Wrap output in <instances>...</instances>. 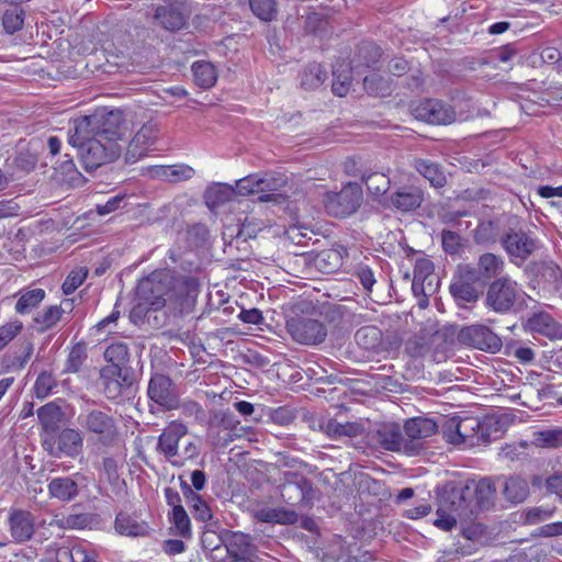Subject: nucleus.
<instances>
[{
  "instance_id": "nucleus-1",
  "label": "nucleus",
  "mask_w": 562,
  "mask_h": 562,
  "mask_svg": "<svg viewBox=\"0 0 562 562\" xmlns=\"http://www.w3.org/2000/svg\"><path fill=\"white\" fill-rule=\"evenodd\" d=\"M131 131L121 110L103 108L74 120L68 142L78 148L85 169L92 171L121 156Z\"/></svg>"
},
{
  "instance_id": "nucleus-2",
  "label": "nucleus",
  "mask_w": 562,
  "mask_h": 562,
  "mask_svg": "<svg viewBox=\"0 0 562 562\" xmlns=\"http://www.w3.org/2000/svg\"><path fill=\"white\" fill-rule=\"evenodd\" d=\"M436 515L434 526L443 531L474 521L470 482L450 481L438 487Z\"/></svg>"
},
{
  "instance_id": "nucleus-3",
  "label": "nucleus",
  "mask_w": 562,
  "mask_h": 562,
  "mask_svg": "<svg viewBox=\"0 0 562 562\" xmlns=\"http://www.w3.org/2000/svg\"><path fill=\"white\" fill-rule=\"evenodd\" d=\"M85 436L95 440L103 448H114L121 442L119 419L110 408H86L76 418Z\"/></svg>"
},
{
  "instance_id": "nucleus-4",
  "label": "nucleus",
  "mask_w": 562,
  "mask_h": 562,
  "mask_svg": "<svg viewBox=\"0 0 562 562\" xmlns=\"http://www.w3.org/2000/svg\"><path fill=\"white\" fill-rule=\"evenodd\" d=\"M172 283L173 278L170 271L166 269L155 270L138 282L136 288L137 297L145 300L155 312L159 311L173 299Z\"/></svg>"
},
{
  "instance_id": "nucleus-5",
  "label": "nucleus",
  "mask_w": 562,
  "mask_h": 562,
  "mask_svg": "<svg viewBox=\"0 0 562 562\" xmlns=\"http://www.w3.org/2000/svg\"><path fill=\"white\" fill-rule=\"evenodd\" d=\"M481 419L475 416H453L442 425V435L447 442L472 448L482 445L480 436Z\"/></svg>"
},
{
  "instance_id": "nucleus-6",
  "label": "nucleus",
  "mask_w": 562,
  "mask_h": 562,
  "mask_svg": "<svg viewBox=\"0 0 562 562\" xmlns=\"http://www.w3.org/2000/svg\"><path fill=\"white\" fill-rule=\"evenodd\" d=\"M282 499L290 506L312 508L317 498L318 490L311 480L297 472H284L280 484Z\"/></svg>"
},
{
  "instance_id": "nucleus-7",
  "label": "nucleus",
  "mask_w": 562,
  "mask_h": 562,
  "mask_svg": "<svg viewBox=\"0 0 562 562\" xmlns=\"http://www.w3.org/2000/svg\"><path fill=\"white\" fill-rule=\"evenodd\" d=\"M521 290L516 281L509 277H501L488 284L485 305L496 313L510 312L521 299Z\"/></svg>"
},
{
  "instance_id": "nucleus-8",
  "label": "nucleus",
  "mask_w": 562,
  "mask_h": 562,
  "mask_svg": "<svg viewBox=\"0 0 562 562\" xmlns=\"http://www.w3.org/2000/svg\"><path fill=\"white\" fill-rule=\"evenodd\" d=\"M362 202V189L358 183L349 182L339 192H326L323 203L326 212L335 217L353 214Z\"/></svg>"
},
{
  "instance_id": "nucleus-9",
  "label": "nucleus",
  "mask_w": 562,
  "mask_h": 562,
  "mask_svg": "<svg viewBox=\"0 0 562 562\" xmlns=\"http://www.w3.org/2000/svg\"><path fill=\"white\" fill-rule=\"evenodd\" d=\"M285 328L292 339L301 345H319L324 342L327 337L325 324L311 317H292L286 321Z\"/></svg>"
},
{
  "instance_id": "nucleus-10",
  "label": "nucleus",
  "mask_w": 562,
  "mask_h": 562,
  "mask_svg": "<svg viewBox=\"0 0 562 562\" xmlns=\"http://www.w3.org/2000/svg\"><path fill=\"white\" fill-rule=\"evenodd\" d=\"M209 424L210 432L218 446H227L245 435V428L231 411L214 412Z\"/></svg>"
},
{
  "instance_id": "nucleus-11",
  "label": "nucleus",
  "mask_w": 562,
  "mask_h": 562,
  "mask_svg": "<svg viewBox=\"0 0 562 562\" xmlns=\"http://www.w3.org/2000/svg\"><path fill=\"white\" fill-rule=\"evenodd\" d=\"M147 393L149 398L167 411L179 407V390L173 381L165 374L150 378Z\"/></svg>"
},
{
  "instance_id": "nucleus-12",
  "label": "nucleus",
  "mask_w": 562,
  "mask_h": 562,
  "mask_svg": "<svg viewBox=\"0 0 562 562\" xmlns=\"http://www.w3.org/2000/svg\"><path fill=\"white\" fill-rule=\"evenodd\" d=\"M415 119L428 124L447 125L456 121V112L452 106L439 100H424L412 106Z\"/></svg>"
},
{
  "instance_id": "nucleus-13",
  "label": "nucleus",
  "mask_w": 562,
  "mask_h": 562,
  "mask_svg": "<svg viewBox=\"0 0 562 562\" xmlns=\"http://www.w3.org/2000/svg\"><path fill=\"white\" fill-rule=\"evenodd\" d=\"M458 339L464 345L493 353L502 348L501 338L488 327L480 324L463 327L458 334Z\"/></svg>"
},
{
  "instance_id": "nucleus-14",
  "label": "nucleus",
  "mask_w": 562,
  "mask_h": 562,
  "mask_svg": "<svg viewBox=\"0 0 562 562\" xmlns=\"http://www.w3.org/2000/svg\"><path fill=\"white\" fill-rule=\"evenodd\" d=\"M173 299L168 307L175 313L188 314L192 312L199 294V282L194 278H186L172 283Z\"/></svg>"
},
{
  "instance_id": "nucleus-15",
  "label": "nucleus",
  "mask_w": 562,
  "mask_h": 562,
  "mask_svg": "<svg viewBox=\"0 0 562 562\" xmlns=\"http://www.w3.org/2000/svg\"><path fill=\"white\" fill-rule=\"evenodd\" d=\"M501 243L513 258L527 259L537 248V240L521 228H509L504 233Z\"/></svg>"
},
{
  "instance_id": "nucleus-16",
  "label": "nucleus",
  "mask_w": 562,
  "mask_h": 562,
  "mask_svg": "<svg viewBox=\"0 0 562 562\" xmlns=\"http://www.w3.org/2000/svg\"><path fill=\"white\" fill-rule=\"evenodd\" d=\"M104 358L111 366L101 370L102 375L115 372L124 382H130L132 370L128 367L130 352L127 344L117 341L109 345L104 351Z\"/></svg>"
},
{
  "instance_id": "nucleus-17",
  "label": "nucleus",
  "mask_w": 562,
  "mask_h": 562,
  "mask_svg": "<svg viewBox=\"0 0 562 562\" xmlns=\"http://www.w3.org/2000/svg\"><path fill=\"white\" fill-rule=\"evenodd\" d=\"M187 434L188 427L184 424L171 422L158 437L157 451L172 464L178 456L179 442Z\"/></svg>"
},
{
  "instance_id": "nucleus-18",
  "label": "nucleus",
  "mask_w": 562,
  "mask_h": 562,
  "mask_svg": "<svg viewBox=\"0 0 562 562\" xmlns=\"http://www.w3.org/2000/svg\"><path fill=\"white\" fill-rule=\"evenodd\" d=\"M154 20L165 30L175 32L183 27L187 20L184 2L158 5Z\"/></svg>"
},
{
  "instance_id": "nucleus-19",
  "label": "nucleus",
  "mask_w": 562,
  "mask_h": 562,
  "mask_svg": "<svg viewBox=\"0 0 562 562\" xmlns=\"http://www.w3.org/2000/svg\"><path fill=\"white\" fill-rule=\"evenodd\" d=\"M11 537L16 542L29 541L35 531V521L32 513L24 509H11L9 514Z\"/></svg>"
},
{
  "instance_id": "nucleus-20",
  "label": "nucleus",
  "mask_w": 562,
  "mask_h": 562,
  "mask_svg": "<svg viewBox=\"0 0 562 562\" xmlns=\"http://www.w3.org/2000/svg\"><path fill=\"white\" fill-rule=\"evenodd\" d=\"M471 484V505L476 518L480 512L494 506L496 487L490 477L481 479L477 483Z\"/></svg>"
},
{
  "instance_id": "nucleus-21",
  "label": "nucleus",
  "mask_w": 562,
  "mask_h": 562,
  "mask_svg": "<svg viewBox=\"0 0 562 562\" xmlns=\"http://www.w3.org/2000/svg\"><path fill=\"white\" fill-rule=\"evenodd\" d=\"M378 441L380 445L391 451H405L409 454L418 453V447H409L408 440L405 439L397 425L383 426L378 431Z\"/></svg>"
},
{
  "instance_id": "nucleus-22",
  "label": "nucleus",
  "mask_w": 562,
  "mask_h": 562,
  "mask_svg": "<svg viewBox=\"0 0 562 562\" xmlns=\"http://www.w3.org/2000/svg\"><path fill=\"white\" fill-rule=\"evenodd\" d=\"M529 329L538 335L544 336L551 340L562 339V324L547 312L535 313L529 317Z\"/></svg>"
},
{
  "instance_id": "nucleus-23",
  "label": "nucleus",
  "mask_w": 562,
  "mask_h": 562,
  "mask_svg": "<svg viewBox=\"0 0 562 562\" xmlns=\"http://www.w3.org/2000/svg\"><path fill=\"white\" fill-rule=\"evenodd\" d=\"M260 229L258 224L248 222L246 218L241 224L225 226L223 239L226 247L239 249L241 244H245L250 238H255Z\"/></svg>"
},
{
  "instance_id": "nucleus-24",
  "label": "nucleus",
  "mask_w": 562,
  "mask_h": 562,
  "mask_svg": "<svg viewBox=\"0 0 562 562\" xmlns=\"http://www.w3.org/2000/svg\"><path fill=\"white\" fill-rule=\"evenodd\" d=\"M424 201V192L417 186H404L391 195V204L401 212L416 210Z\"/></svg>"
},
{
  "instance_id": "nucleus-25",
  "label": "nucleus",
  "mask_w": 562,
  "mask_h": 562,
  "mask_svg": "<svg viewBox=\"0 0 562 562\" xmlns=\"http://www.w3.org/2000/svg\"><path fill=\"white\" fill-rule=\"evenodd\" d=\"M404 430L409 438V447L417 446L419 451L420 440L432 436L437 431V424L429 418L416 417L405 423Z\"/></svg>"
},
{
  "instance_id": "nucleus-26",
  "label": "nucleus",
  "mask_w": 562,
  "mask_h": 562,
  "mask_svg": "<svg viewBox=\"0 0 562 562\" xmlns=\"http://www.w3.org/2000/svg\"><path fill=\"white\" fill-rule=\"evenodd\" d=\"M286 176L283 173H266L259 176V190L261 194L258 200L260 202H279L282 198L281 194L274 193L286 183Z\"/></svg>"
},
{
  "instance_id": "nucleus-27",
  "label": "nucleus",
  "mask_w": 562,
  "mask_h": 562,
  "mask_svg": "<svg viewBox=\"0 0 562 562\" xmlns=\"http://www.w3.org/2000/svg\"><path fill=\"white\" fill-rule=\"evenodd\" d=\"M83 434L79 429L65 428L57 437V448L60 453L67 457L78 456L83 446Z\"/></svg>"
},
{
  "instance_id": "nucleus-28",
  "label": "nucleus",
  "mask_w": 562,
  "mask_h": 562,
  "mask_svg": "<svg viewBox=\"0 0 562 562\" xmlns=\"http://www.w3.org/2000/svg\"><path fill=\"white\" fill-rule=\"evenodd\" d=\"M157 137V131L151 124H144L134 135L128 144L127 153L136 158L144 155V153L154 145Z\"/></svg>"
},
{
  "instance_id": "nucleus-29",
  "label": "nucleus",
  "mask_w": 562,
  "mask_h": 562,
  "mask_svg": "<svg viewBox=\"0 0 562 562\" xmlns=\"http://www.w3.org/2000/svg\"><path fill=\"white\" fill-rule=\"evenodd\" d=\"M47 487L50 497L61 502H70L79 494L78 483L72 476L55 477Z\"/></svg>"
},
{
  "instance_id": "nucleus-30",
  "label": "nucleus",
  "mask_w": 562,
  "mask_h": 562,
  "mask_svg": "<svg viewBox=\"0 0 562 562\" xmlns=\"http://www.w3.org/2000/svg\"><path fill=\"white\" fill-rule=\"evenodd\" d=\"M355 341L363 350L378 353L382 350L383 334L376 326H363L356 331Z\"/></svg>"
},
{
  "instance_id": "nucleus-31",
  "label": "nucleus",
  "mask_w": 562,
  "mask_h": 562,
  "mask_svg": "<svg viewBox=\"0 0 562 562\" xmlns=\"http://www.w3.org/2000/svg\"><path fill=\"white\" fill-rule=\"evenodd\" d=\"M479 273L483 278V283L488 282L492 279L501 278L505 269V261L502 256L485 252L477 259Z\"/></svg>"
},
{
  "instance_id": "nucleus-32",
  "label": "nucleus",
  "mask_w": 562,
  "mask_h": 562,
  "mask_svg": "<svg viewBox=\"0 0 562 562\" xmlns=\"http://www.w3.org/2000/svg\"><path fill=\"white\" fill-rule=\"evenodd\" d=\"M507 417L506 415H488L481 419L480 436L482 445L498 438L506 429Z\"/></svg>"
},
{
  "instance_id": "nucleus-33",
  "label": "nucleus",
  "mask_w": 562,
  "mask_h": 562,
  "mask_svg": "<svg viewBox=\"0 0 562 562\" xmlns=\"http://www.w3.org/2000/svg\"><path fill=\"white\" fill-rule=\"evenodd\" d=\"M414 168L435 188L445 187L447 179L440 166L427 159H415Z\"/></svg>"
},
{
  "instance_id": "nucleus-34",
  "label": "nucleus",
  "mask_w": 562,
  "mask_h": 562,
  "mask_svg": "<svg viewBox=\"0 0 562 562\" xmlns=\"http://www.w3.org/2000/svg\"><path fill=\"white\" fill-rule=\"evenodd\" d=\"M236 191L232 186L225 183H214L205 191L204 199L206 205L213 210L233 200Z\"/></svg>"
},
{
  "instance_id": "nucleus-35",
  "label": "nucleus",
  "mask_w": 562,
  "mask_h": 562,
  "mask_svg": "<svg viewBox=\"0 0 562 562\" xmlns=\"http://www.w3.org/2000/svg\"><path fill=\"white\" fill-rule=\"evenodd\" d=\"M531 443L541 449L562 448V427L546 428L533 431Z\"/></svg>"
},
{
  "instance_id": "nucleus-36",
  "label": "nucleus",
  "mask_w": 562,
  "mask_h": 562,
  "mask_svg": "<svg viewBox=\"0 0 562 562\" xmlns=\"http://www.w3.org/2000/svg\"><path fill=\"white\" fill-rule=\"evenodd\" d=\"M180 486L184 497L191 504L195 519L201 521L211 519V509L201 496L198 495L186 481H181Z\"/></svg>"
},
{
  "instance_id": "nucleus-37",
  "label": "nucleus",
  "mask_w": 562,
  "mask_h": 562,
  "mask_svg": "<svg viewBox=\"0 0 562 562\" xmlns=\"http://www.w3.org/2000/svg\"><path fill=\"white\" fill-rule=\"evenodd\" d=\"M503 493L507 501L521 503L529 495V486L526 480L519 476H510L504 481Z\"/></svg>"
},
{
  "instance_id": "nucleus-38",
  "label": "nucleus",
  "mask_w": 562,
  "mask_h": 562,
  "mask_svg": "<svg viewBox=\"0 0 562 562\" xmlns=\"http://www.w3.org/2000/svg\"><path fill=\"white\" fill-rule=\"evenodd\" d=\"M115 530L123 536L138 537L146 535L147 526L127 514L120 513L115 519Z\"/></svg>"
},
{
  "instance_id": "nucleus-39",
  "label": "nucleus",
  "mask_w": 562,
  "mask_h": 562,
  "mask_svg": "<svg viewBox=\"0 0 562 562\" xmlns=\"http://www.w3.org/2000/svg\"><path fill=\"white\" fill-rule=\"evenodd\" d=\"M101 379L103 381V392L109 400L117 398L123 391L131 387L134 382L133 372H131L130 382H124L115 372L108 373V375L101 374Z\"/></svg>"
},
{
  "instance_id": "nucleus-40",
  "label": "nucleus",
  "mask_w": 562,
  "mask_h": 562,
  "mask_svg": "<svg viewBox=\"0 0 562 562\" xmlns=\"http://www.w3.org/2000/svg\"><path fill=\"white\" fill-rule=\"evenodd\" d=\"M364 90L374 97H386L392 92V81L379 74H372L363 79Z\"/></svg>"
},
{
  "instance_id": "nucleus-41",
  "label": "nucleus",
  "mask_w": 562,
  "mask_h": 562,
  "mask_svg": "<svg viewBox=\"0 0 562 562\" xmlns=\"http://www.w3.org/2000/svg\"><path fill=\"white\" fill-rule=\"evenodd\" d=\"M192 72L195 83L201 88H211L216 81L215 68L207 61H195L192 65Z\"/></svg>"
},
{
  "instance_id": "nucleus-42",
  "label": "nucleus",
  "mask_w": 562,
  "mask_h": 562,
  "mask_svg": "<svg viewBox=\"0 0 562 562\" xmlns=\"http://www.w3.org/2000/svg\"><path fill=\"white\" fill-rule=\"evenodd\" d=\"M327 78V72L319 64H311L301 75V86L306 90L321 87Z\"/></svg>"
},
{
  "instance_id": "nucleus-43",
  "label": "nucleus",
  "mask_w": 562,
  "mask_h": 562,
  "mask_svg": "<svg viewBox=\"0 0 562 562\" xmlns=\"http://www.w3.org/2000/svg\"><path fill=\"white\" fill-rule=\"evenodd\" d=\"M64 157L66 159L55 168L56 173L59 176V181L69 186H78L81 182V173L68 154H65Z\"/></svg>"
},
{
  "instance_id": "nucleus-44",
  "label": "nucleus",
  "mask_w": 562,
  "mask_h": 562,
  "mask_svg": "<svg viewBox=\"0 0 562 562\" xmlns=\"http://www.w3.org/2000/svg\"><path fill=\"white\" fill-rule=\"evenodd\" d=\"M414 278L427 282L428 290L435 291L437 277L434 273V263L427 258L418 259L414 268Z\"/></svg>"
},
{
  "instance_id": "nucleus-45",
  "label": "nucleus",
  "mask_w": 562,
  "mask_h": 562,
  "mask_svg": "<svg viewBox=\"0 0 562 562\" xmlns=\"http://www.w3.org/2000/svg\"><path fill=\"white\" fill-rule=\"evenodd\" d=\"M59 562H97L94 553L81 546L60 549L57 553Z\"/></svg>"
},
{
  "instance_id": "nucleus-46",
  "label": "nucleus",
  "mask_w": 562,
  "mask_h": 562,
  "mask_svg": "<svg viewBox=\"0 0 562 562\" xmlns=\"http://www.w3.org/2000/svg\"><path fill=\"white\" fill-rule=\"evenodd\" d=\"M340 67L342 68L341 70L339 68L333 70L334 80L331 90L334 94L345 97L351 85V71L348 65L342 64Z\"/></svg>"
},
{
  "instance_id": "nucleus-47",
  "label": "nucleus",
  "mask_w": 562,
  "mask_h": 562,
  "mask_svg": "<svg viewBox=\"0 0 562 562\" xmlns=\"http://www.w3.org/2000/svg\"><path fill=\"white\" fill-rule=\"evenodd\" d=\"M87 359L86 347L81 344L75 345L65 361L63 373H78Z\"/></svg>"
},
{
  "instance_id": "nucleus-48",
  "label": "nucleus",
  "mask_w": 562,
  "mask_h": 562,
  "mask_svg": "<svg viewBox=\"0 0 562 562\" xmlns=\"http://www.w3.org/2000/svg\"><path fill=\"white\" fill-rule=\"evenodd\" d=\"M45 297V291L43 289H33L24 294L18 300L15 305V311L20 314L30 313L34 307H36Z\"/></svg>"
},
{
  "instance_id": "nucleus-49",
  "label": "nucleus",
  "mask_w": 562,
  "mask_h": 562,
  "mask_svg": "<svg viewBox=\"0 0 562 562\" xmlns=\"http://www.w3.org/2000/svg\"><path fill=\"white\" fill-rule=\"evenodd\" d=\"M64 313L65 308L61 305H52L37 314L35 323L42 331L47 330L61 319Z\"/></svg>"
},
{
  "instance_id": "nucleus-50",
  "label": "nucleus",
  "mask_w": 562,
  "mask_h": 562,
  "mask_svg": "<svg viewBox=\"0 0 562 562\" xmlns=\"http://www.w3.org/2000/svg\"><path fill=\"white\" fill-rule=\"evenodd\" d=\"M364 183L369 193L374 196H382L389 191L391 180L385 173L372 172L364 178Z\"/></svg>"
},
{
  "instance_id": "nucleus-51",
  "label": "nucleus",
  "mask_w": 562,
  "mask_h": 562,
  "mask_svg": "<svg viewBox=\"0 0 562 562\" xmlns=\"http://www.w3.org/2000/svg\"><path fill=\"white\" fill-rule=\"evenodd\" d=\"M252 13L262 21H272L278 13L274 0H249Z\"/></svg>"
},
{
  "instance_id": "nucleus-52",
  "label": "nucleus",
  "mask_w": 562,
  "mask_h": 562,
  "mask_svg": "<svg viewBox=\"0 0 562 562\" xmlns=\"http://www.w3.org/2000/svg\"><path fill=\"white\" fill-rule=\"evenodd\" d=\"M450 291L457 300L468 303L476 302L481 293L475 285L460 281L452 283Z\"/></svg>"
},
{
  "instance_id": "nucleus-53",
  "label": "nucleus",
  "mask_w": 562,
  "mask_h": 562,
  "mask_svg": "<svg viewBox=\"0 0 562 562\" xmlns=\"http://www.w3.org/2000/svg\"><path fill=\"white\" fill-rule=\"evenodd\" d=\"M56 386L57 381L55 376L48 371H43L38 374L34 383L35 396L40 400H44L53 392Z\"/></svg>"
},
{
  "instance_id": "nucleus-54",
  "label": "nucleus",
  "mask_w": 562,
  "mask_h": 562,
  "mask_svg": "<svg viewBox=\"0 0 562 562\" xmlns=\"http://www.w3.org/2000/svg\"><path fill=\"white\" fill-rule=\"evenodd\" d=\"M88 276V269L86 267H79L67 276L64 281L61 289L65 294L74 293L86 280Z\"/></svg>"
},
{
  "instance_id": "nucleus-55",
  "label": "nucleus",
  "mask_w": 562,
  "mask_h": 562,
  "mask_svg": "<svg viewBox=\"0 0 562 562\" xmlns=\"http://www.w3.org/2000/svg\"><path fill=\"white\" fill-rule=\"evenodd\" d=\"M89 522L90 517L87 514H71L54 520V524L61 529H83Z\"/></svg>"
},
{
  "instance_id": "nucleus-56",
  "label": "nucleus",
  "mask_w": 562,
  "mask_h": 562,
  "mask_svg": "<svg viewBox=\"0 0 562 562\" xmlns=\"http://www.w3.org/2000/svg\"><path fill=\"white\" fill-rule=\"evenodd\" d=\"M172 522L177 529V533L181 537H190L191 524L189 516L182 506L172 509Z\"/></svg>"
},
{
  "instance_id": "nucleus-57",
  "label": "nucleus",
  "mask_w": 562,
  "mask_h": 562,
  "mask_svg": "<svg viewBox=\"0 0 562 562\" xmlns=\"http://www.w3.org/2000/svg\"><path fill=\"white\" fill-rule=\"evenodd\" d=\"M2 24L9 34L21 30L23 26V11L18 8L7 10L2 18Z\"/></svg>"
},
{
  "instance_id": "nucleus-58",
  "label": "nucleus",
  "mask_w": 562,
  "mask_h": 562,
  "mask_svg": "<svg viewBox=\"0 0 562 562\" xmlns=\"http://www.w3.org/2000/svg\"><path fill=\"white\" fill-rule=\"evenodd\" d=\"M199 454L198 445L192 441H186L182 449L178 450V456L176 460H172V465L175 467H183L187 461L194 459Z\"/></svg>"
},
{
  "instance_id": "nucleus-59",
  "label": "nucleus",
  "mask_w": 562,
  "mask_h": 562,
  "mask_svg": "<svg viewBox=\"0 0 562 562\" xmlns=\"http://www.w3.org/2000/svg\"><path fill=\"white\" fill-rule=\"evenodd\" d=\"M405 351L412 358H423L429 351V345L424 338L413 337L406 341Z\"/></svg>"
},
{
  "instance_id": "nucleus-60",
  "label": "nucleus",
  "mask_w": 562,
  "mask_h": 562,
  "mask_svg": "<svg viewBox=\"0 0 562 562\" xmlns=\"http://www.w3.org/2000/svg\"><path fill=\"white\" fill-rule=\"evenodd\" d=\"M259 175H250L236 182V193L240 195H249L260 193L259 190Z\"/></svg>"
},
{
  "instance_id": "nucleus-61",
  "label": "nucleus",
  "mask_w": 562,
  "mask_h": 562,
  "mask_svg": "<svg viewBox=\"0 0 562 562\" xmlns=\"http://www.w3.org/2000/svg\"><path fill=\"white\" fill-rule=\"evenodd\" d=\"M194 169L184 164L169 166V182H180L191 179L194 176Z\"/></svg>"
},
{
  "instance_id": "nucleus-62",
  "label": "nucleus",
  "mask_w": 562,
  "mask_h": 562,
  "mask_svg": "<svg viewBox=\"0 0 562 562\" xmlns=\"http://www.w3.org/2000/svg\"><path fill=\"white\" fill-rule=\"evenodd\" d=\"M151 311H154L151 308V305L147 304V302H145V300H139L136 294L135 295V304L130 312V319L134 324L137 325V324L144 322V319L146 317H148V315Z\"/></svg>"
},
{
  "instance_id": "nucleus-63",
  "label": "nucleus",
  "mask_w": 562,
  "mask_h": 562,
  "mask_svg": "<svg viewBox=\"0 0 562 562\" xmlns=\"http://www.w3.org/2000/svg\"><path fill=\"white\" fill-rule=\"evenodd\" d=\"M528 448L527 441H520L518 443L506 445L501 449L499 456L504 459L514 461L518 460L526 454Z\"/></svg>"
},
{
  "instance_id": "nucleus-64",
  "label": "nucleus",
  "mask_w": 562,
  "mask_h": 562,
  "mask_svg": "<svg viewBox=\"0 0 562 562\" xmlns=\"http://www.w3.org/2000/svg\"><path fill=\"white\" fill-rule=\"evenodd\" d=\"M59 415L60 408L54 403H48L37 409V417L45 426L54 423V420L57 419Z\"/></svg>"
}]
</instances>
